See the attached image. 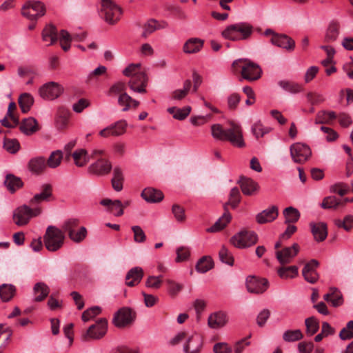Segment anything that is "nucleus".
Listing matches in <instances>:
<instances>
[{
	"mask_svg": "<svg viewBox=\"0 0 353 353\" xmlns=\"http://www.w3.org/2000/svg\"><path fill=\"white\" fill-rule=\"evenodd\" d=\"M211 132L212 136L216 139L228 141L238 148L245 146L241 127L234 121H230L226 128L221 124H214L211 127Z\"/></svg>",
	"mask_w": 353,
	"mask_h": 353,
	"instance_id": "obj_1",
	"label": "nucleus"
},
{
	"mask_svg": "<svg viewBox=\"0 0 353 353\" xmlns=\"http://www.w3.org/2000/svg\"><path fill=\"white\" fill-rule=\"evenodd\" d=\"M254 32L253 26L246 22H240L230 25L222 32V36L234 41L248 40Z\"/></svg>",
	"mask_w": 353,
	"mask_h": 353,
	"instance_id": "obj_2",
	"label": "nucleus"
},
{
	"mask_svg": "<svg viewBox=\"0 0 353 353\" xmlns=\"http://www.w3.org/2000/svg\"><path fill=\"white\" fill-rule=\"evenodd\" d=\"M234 70L241 68V74L243 79L249 81H254L261 78L262 70L260 66L246 59L235 60L232 65Z\"/></svg>",
	"mask_w": 353,
	"mask_h": 353,
	"instance_id": "obj_3",
	"label": "nucleus"
},
{
	"mask_svg": "<svg viewBox=\"0 0 353 353\" xmlns=\"http://www.w3.org/2000/svg\"><path fill=\"white\" fill-rule=\"evenodd\" d=\"M65 236L62 230L55 226L47 228L43 236V243L46 248L50 252L59 250L63 245Z\"/></svg>",
	"mask_w": 353,
	"mask_h": 353,
	"instance_id": "obj_4",
	"label": "nucleus"
},
{
	"mask_svg": "<svg viewBox=\"0 0 353 353\" xmlns=\"http://www.w3.org/2000/svg\"><path fill=\"white\" fill-rule=\"evenodd\" d=\"M101 17L110 25L117 23L122 15L121 8L112 0H101Z\"/></svg>",
	"mask_w": 353,
	"mask_h": 353,
	"instance_id": "obj_5",
	"label": "nucleus"
},
{
	"mask_svg": "<svg viewBox=\"0 0 353 353\" xmlns=\"http://www.w3.org/2000/svg\"><path fill=\"white\" fill-rule=\"evenodd\" d=\"M46 6L39 1L31 0L26 2L21 8V14L30 21H37L46 14Z\"/></svg>",
	"mask_w": 353,
	"mask_h": 353,
	"instance_id": "obj_6",
	"label": "nucleus"
},
{
	"mask_svg": "<svg viewBox=\"0 0 353 353\" xmlns=\"http://www.w3.org/2000/svg\"><path fill=\"white\" fill-rule=\"evenodd\" d=\"M41 212V210L39 208L32 209L23 205L14 210L12 219L16 225L23 226L27 225L32 217L40 214Z\"/></svg>",
	"mask_w": 353,
	"mask_h": 353,
	"instance_id": "obj_7",
	"label": "nucleus"
},
{
	"mask_svg": "<svg viewBox=\"0 0 353 353\" xmlns=\"http://www.w3.org/2000/svg\"><path fill=\"white\" fill-rule=\"evenodd\" d=\"M258 237L253 231L241 230L230 239V243L237 248L243 249L256 243Z\"/></svg>",
	"mask_w": 353,
	"mask_h": 353,
	"instance_id": "obj_8",
	"label": "nucleus"
},
{
	"mask_svg": "<svg viewBox=\"0 0 353 353\" xmlns=\"http://www.w3.org/2000/svg\"><path fill=\"white\" fill-rule=\"evenodd\" d=\"M290 150L293 161L296 163H305L310 159L312 154L310 147L301 143H293L290 146Z\"/></svg>",
	"mask_w": 353,
	"mask_h": 353,
	"instance_id": "obj_9",
	"label": "nucleus"
},
{
	"mask_svg": "<svg viewBox=\"0 0 353 353\" xmlns=\"http://www.w3.org/2000/svg\"><path fill=\"white\" fill-rule=\"evenodd\" d=\"M135 317L136 313L131 308L124 307L114 314L112 323L117 327H124L131 324Z\"/></svg>",
	"mask_w": 353,
	"mask_h": 353,
	"instance_id": "obj_10",
	"label": "nucleus"
},
{
	"mask_svg": "<svg viewBox=\"0 0 353 353\" xmlns=\"http://www.w3.org/2000/svg\"><path fill=\"white\" fill-rule=\"evenodd\" d=\"M108 329V321L105 318L99 319L96 323L90 325L83 336L85 340L100 339L105 336Z\"/></svg>",
	"mask_w": 353,
	"mask_h": 353,
	"instance_id": "obj_11",
	"label": "nucleus"
},
{
	"mask_svg": "<svg viewBox=\"0 0 353 353\" xmlns=\"http://www.w3.org/2000/svg\"><path fill=\"white\" fill-rule=\"evenodd\" d=\"M63 92V88L59 83L54 81L43 84L39 90L41 98L48 100L57 99Z\"/></svg>",
	"mask_w": 353,
	"mask_h": 353,
	"instance_id": "obj_12",
	"label": "nucleus"
},
{
	"mask_svg": "<svg viewBox=\"0 0 353 353\" xmlns=\"http://www.w3.org/2000/svg\"><path fill=\"white\" fill-rule=\"evenodd\" d=\"M246 288L250 293L262 294L268 288L269 283L266 279L248 276L245 281Z\"/></svg>",
	"mask_w": 353,
	"mask_h": 353,
	"instance_id": "obj_13",
	"label": "nucleus"
},
{
	"mask_svg": "<svg viewBox=\"0 0 353 353\" xmlns=\"http://www.w3.org/2000/svg\"><path fill=\"white\" fill-rule=\"evenodd\" d=\"M299 245L294 243L290 247H285L276 252V258L281 265L290 263L299 252Z\"/></svg>",
	"mask_w": 353,
	"mask_h": 353,
	"instance_id": "obj_14",
	"label": "nucleus"
},
{
	"mask_svg": "<svg viewBox=\"0 0 353 353\" xmlns=\"http://www.w3.org/2000/svg\"><path fill=\"white\" fill-rule=\"evenodd\" d=\"M126 127L127 123L125 121H119L101 130L99 134L103 138L119 137L125 133Z\"/></svg>",
	"mask_w": 353,
	"mask_h": 353,
	"instance_id": "obj_15",
	"label": "nucleus"
},
{
	"mask_svg": "<svg viewBox=\"0 0 353 353\" xmlns=\"http://www.w3.org/2000/svg\"><path fill=\"white\" fill-rule=\"evenodd\" d=\"M148 84V77L144 72L133 75L128 81L130 88L138 93H145Z\"/></svg>",
	"mask_w": 353,
	"mask_h": 353,
	"instance_id": "obj_16",
	"label": "nucleus"
},
{
	"mask_svg": "<svg viewBox=\"0 0 353 353\" xmlns=\"http://www.w3.org/2000/svg\"><path fill=\"white\" fill-rule=\"evenodd\" d=\"M319 263L316 259H312L305 264L302 270V274L305 280L310 283H315L319 275L316 272V268L319 267Z\"/></svg>",
	"mask_w": 353,
	"mask_h": 353,
	"instance_id": "obj_17",
	"label": "nucleus"
},
{
	"mask_svg": "<svg viewBox=\"0 0 353 353\" xmlns=\"http://www.w3.org/2000/svg\"><path fill=\"white\" fill-rule=\"evenodd\" d=\"M270 41L273 45L288 51H293L295 48V41L286 34H274Z\"/></svg>",
	"mask_w": 353,
	"mask_h": 353,
	"instance_id": "obj_18",
	"label": "nucleus"
},
{
	"mask_svg": "<svg viewBox=\"0 0 353 353\" xmlns=\"http://www.w3.org/2000/svg\"><path fill=\"white\" fill-rule=\"evenodd\" d=\"M111 169L112 164L108 160L99 159L89 166L88 171L97 175H105L110 172Z\"/></svg>",
	"mask_w": 353,
	"mask_h": 353,
	"instance_id": "obj_19",
	"label": "nucleus"
},
{
	"mask_svg": "<svg viewBox=\"0 0 353 353\" xmlns=\"http://www.w3.org/2000/svg\"><path fill=\"white\" fill-rule=\"evenodd\" d=\"M202 344L201 336L194 333L188 339L183 347L184 352L185 353H198L201 350Z\"/></svg>",
	"mask_w": 353,
	"mask_h": 353,
	"instance_id": "obj_20",
	"label": "nucleus"
},
{
	"mask_svg": "<svg viewBox=\"0 0 353 353\" xmlns=\"http://www.w3.org/2000/svg\"><path fill=\"white\" fill-rule=\"evenodd\" d=\"M278 215V208L276 205H272L257 214L256 220L258 223L264 224L272 222L277 218Z\"/></svg>",
	"mask_w": 353,
	"mask_h": 353,
	"instance_id": "obj_21",
	"label": "nucleus"
},
{
	"mask_svg": "<svg viewBox=\"0 0 353 353\" xmlns=\"http://www.w3.org/2000/svg\"><path fill=\"white\" fill-rule=\"evenodd\" d=\"M223 209L224 213L223 215L214 223L213 225L206 230L208 232L214 233L219 232L230 222L232 216L227 208V204H224Z\"/></svg>",
	"mask_w": 353,
	"mask_h": 353,
	"instance_id": "obj_22",
	"label": "nucleus"
},
{
	"mask_svg": "<svg viewBox=\"0 0 353 353\" xmlns=\"http://www.w3.org/2000/svg\"><path fill=\"white\" fill-rule=\"evenodd\" d=\"M341 25L336 20H332L328 24L324 35V42L330 43L336 41L340 34Z\"/></svg>",
	"mask_w": 353,
	"mask_h": 353,
	"instance_id": "obj_23",
	"label": "nucleus"
},
{
	"mask_svg": "<svg viewBox=\"0 0 353 353\" xmlns=\"http://www.w3.org/2000/svg\"><path fill=\"white\" fill-rule=\"evenodd\" d=\"M228 319L227 314L222 311L211 314L208 319V324L212 329H219L226 325Z\"/></svg>",
	"mask_w": 353,
	"mask_h": 353,
	"instance_id": "obj_24",
	"label": "nucleus"
},
{
	"mask_svg": "<svg viewBox=\"0 0 353 353\" xmlns=\"http://www.w3.org/2000/svg\"><path fill=\"white\" fill-rule=\"evenodd\" d=\"M143 270L141 267L130 269L125 276V284L129 287L138 285L143 277Z\"/></svg>",
	"mask_w": 353,
	"mask_h": 353,
	"instance_id": "obj_25",
	"label": "nucleus"
},
{
	"mask_svg": "<svg viewBox=\"0 0 353 353\" xmlns=\"http://www.w3.org/2000/svg\"><path fill=\"white\" fill-rule=\"evenodd\" d=\"M311 232L316 241H323L327 236V224L323 222L311 223L310 224Z\"/></svg>",
	"mask_w": 353,
	"mask_h": 353,
	"instance_id": "obj_26",
	"label": "nucleus"
},
{
	"mask_svg": "<svg viewBox=\"0 0 353 353\" xmlns=\"http://www.w3.org/2000/svg\"><path fill=\"white\" fill-rule=\"evenodd\" d=\"M239 183L242 192L247 196L254 194L259 188L258 183L250 178L241 177Z\"/></svg>",
	"mask_w": 353,
	"mask_h": 353,
	"instance_id": "obj_27",
	"label": "nucleus"
},
{
	"mask_svg": "<svg viewBox=\"0 0 353 353\" xmlns=\"http://www.w3.org/2000/svg\"><path fill=\"white\" fill-rule=\"evenodd\" d=\"M143 199L148 203L160 202L163 199V192L152 188H146L141 192Z\"/></svg>",
	"mask_w": 353,
	"mask_h": 353,
	"instance_id": "obj_28",
	"label": "nucleus"
},
{
	"mask_svg": "<svg viewBox=\"0 0 353 353\" xmlns=\"http://www.w3.org/2000/svg\"><path fill=\"white\" fill-rule=\"evenodd\" d=\"M167 26L168 23L165 21L160 23L155 19H151L143 25V31L141 36L143 38H147L150 34L153 33L157 30L163 29Z\"/></svg>",
	"mask_w": 353,
	"mask_h": 353,
	"instance_id": "obj_29",
	"label": "nucleus"
},
{
	"mask_svg": "<svg viewBox=\"0 0 353 353\" xmlns=\"http://www.w3.org/2000/svg\"><path fill=\"white\" fill-rule=\"evenodd\" d=\"M203 40L199 38H190L183 45V50L186 54L199 52L203 46Z\"/></svg>",
	"mask_w": 353,
	"mask_h": 353,
	"instance_id": "obj_30",
	"label": "nucleus"
},
{
	"mask_svg": "<svg viewBox=\"0 0 353 353\" xmlns=\"http://www.w3.org/2000/svg\"><path fill=\"white\" fill-rule=\"evenodd\" d=\"M102 205L108 206L109 210L114 213L116 216H120L123 214V205L120 200L112 201L109 199H105L100 201Z\"/></svg>",
	"mask_w": 353,
	"mask_h": 353,
	"instance_id": "obj_31",
	"label": "nucleus"
},
{
	"mask_svg": "<svg viewBox=\"0 0 353 353\" xmlns=\"http://www.w3.org/2000/svg\"><path fill=\"white\" fill-rule=\"evenodd\" d=\"M19 128L21 132L26 135L32 134L39 130L37 121L33 117L24 119L22 121Z\"/></svg>",
	"mask_w": 353,
	"mask_h": 353,
	"instance_id": "obj_32",
	"label": "nucleus"
},
{
	"mask_svg": "<svg viewBox=\"0 0 353 353\" xmlns=\"http://www.w3.org/2000/svg\"><path fill=\"white\" fill-rule=\"evenodd\" d=\"M46 166V161L43 157L32 158L28 163V168L30 171L37 174L43 172Z\"/></svg>",
	"mask_w": 353,
	"mask_h": 353,
	"instance_id": "obj_33",
	"label": "nucleus"
},
{
	"mask_svg": "<svg viewBox=\"0 0 353 353\" xmlns=\"http://www.w3.org/2000/svg\"><path fill=\"white\" fill-rule=\"evenodd\" d=\"M4 184L11 193H14L23 186V183L19 177L8 174L6 175Z\"/></svg>",
	"mask_w": 353,
	"mask_h": 353,
	"instance_id": "obj_34",
	"label": "nucleus"
},
{
	"mask_svg": "<svg viewBox=\"0 0 353 353\" xmlns=\"http://www.w3.org/2000/svg\"><path fill=\"white\" fill-rule=\"evenodd\" d=\"M52 195V186L50 184H44L42 185V191L41 193L36 194L30 200V204L33 205L39 203L48 199Z\"/></svg>",
	"mask_w": 353,
	"mask_h": 353,
	"instance_id": "obj_35",
	"label": "nucleus"
},
{
	"mask_svg": "<svg viewBox=\"0 0 353 353\" xmlns=\"http://www.w3.org/2000/svg\"><path fill=\"white\" fill-rule=\"evenodd\" d=\"M42 39L49 42L48 46L54 44L58 39L56 27L51 24L47 26L42 31Z\"/></svg>",
	"mask_w": 353,
	"mask_h": 353,
	"instance_id": "obj_36",
	"label": "nucleus"
},
{
	"mask_svg": "<svg viewBox=\"0 0 353 353\" xmlns=\"http://www.w3.org/2000/svg\"><path fill=\"white\" fill-rule=\"evenodd\" d=\"M34 293L36 295L34 301L40 302L44 300L49 294L50 289L48 286L42 282L37 283L33 288Z\"/></svg>",
	"mask_w": 353,
	"mask_h": 353,
	"instance_id": "obj_37",
	"label": "nucleus"
},
{
	"mask_svg": "<svg viewBox=\"0 0 353 353\" xmlns=\"http://www.w3.org/2000/svg\"><path fill=\"white\" fill-rule=\"evenodd\" d=\"M336 117V114L334 111L321 110L317 112L314 123L316 124H329L334 120Z\"/></svg>",
	"mask_w": 353,
	"mask_h": 353,
	"instance_id": "obj_38",
	"label": "nucleus"
},
{
	"mask_svg": "<svg viewBox=\"0 0 353 353\" xmlns=\"http://www.w3.org/2000/svg\"><path fill=\"white\" fill-rule=\"evenodd\" d=\"M18 102L22 112L27 113L34 103V98L29 93H23L19 96Z\"/></svg>",
	"mask_w": 353,
	"mask_h": 353,
	"instance_id": "obj_39",
	"label": "nucleus"
},
{
	"mask_svg": "<svg viewBox=\"0 0 353 353\" xmlns=\"http://www.w3.org/2000/svg\"><path fill=\"white\" fill-rule=\"evenodd\" d=\"M123 175L121 169L115 167L113 170V177L111 180L113 189L117 192H120L123 189Z\"/></svg>",
	"mask_w": 353,
	"mask_h": 353,
	"instance_id": "obj_40",
	"label": "nucleus"
},
{
	"mask_svg": "<svg viewBox=\"0 0 353 353\" xmlns=\"http://www.w3.org/2000/svg\"><path fill=\"white\" fill-rule=\"evenodd\" d=\"M15 292L16 288L12 284H3L0 285V297L4 302L10 301Z\"/></svg>",
	"mask_w": 353,
	"mask_h": 353,
	"instance_id": "obj_41",
	"label": "nucleus"
},
{
	"mask_svg": "<svg viewBox=\"0 0 353 353\" xmlns=\"http://www.w3.org/2000/svg\"><path fill=\"white\" fill-rule=\"evenodd\" d=\"M191 107L185 106L183 108H179L176 107H171L168 109V112L172 114L173 117L177 120L185 119L190 113Z\"/></svg>",
	"mask_w": 353,
	"mask_h": 353,
	"instance_id": "obj_42",
	"label": "nucleus"
},
{
	"mask_svg": "<svg viewBox=\"0 0 353 353\" xmlns=\"http://www.w3.org/2000/svg\"><path fill=\"white\" fill-rule=\"evenodd\" d=\"M277 273L281 279H293L298 275V267L296 265L283 266L278 269Z\"/></svg>",
	"mask_w": 353,
	"mask_h": 353,
	"instance_id": "obj_43",
	"label": "nucleus"
},
{
	"mask_svg": "<svg viewBox=\"0 0 353 353\" xmlns=\"http://www.w3.org/2000/svg\"><path fill=\"white\" fill-rule=\"evenodd\" d=\"M74 163L78 167L84 166L89 161L88 152L84 149L76 150L72 154Z\"/></svg>",
	"mask_w": 353,
	"mask_h": 353,
	"instance_id": "obj_44",
	"label": "nucleus"
},
{
	"mask_svg": "<svg viewBox=\"0 0 353 353\" xmlns=\"http://www.w3.org/2000/svg\"><path fill=\"white\" fill-rule=\"evenodd\" d=\"M213 261L210 256H203L196 265V270L201 273H205L213 268Z\"/></svg>",
	"mask_w": 353,
	"mask_h": 353,
	"instance_id": "obj_45",
	"label": "nucleus"
},
{
	"mask_svg": "<svg viewBox=\"0 0 353 353\" xmlns=\"http://www.w3.org/2000/svg\"><path fill=\"white\" fill-rule=\"evenodd\" d=\"M192 83L190 80H185L183 83V88L176 90L172 93V99L182 100L184 99L190 90Z\"/></svg>",
	"mask_w": 353,
	"mask_h": 353,
	"instance_id": "obj_46",
	"label": "nucleus"
},
{
	"mask_svg": "<svg viewBox=\"0 0 353 353\" xmlns=\"http://www.w3.org/2000/svg\"><path fill=\"white\" fill-rule=\"evenodd\" d=\"M283 215L285 216V223H296L300 217L299 210L293 207H288L283 210Z\"/></svg>",
	"mask_w": 353,
	"mask_h": 353,
	"instance_id": "obj_47",
	"label": "nucleus"
},
{
	"mask_svg": "<svg viewBox=\"0 0 353 353\" xmlns=\"http://www.w3.org/2000/svg\"><path fill=\"white\" fill-rule=\"evenodd\" d=\"M303 334L300 330H288L283 334V339L286 342H295L302 339Z\"/></svg>",
	"mask_w": 353,
	"mask_h": 353,
	"instance_id": "obj_48",
	"label": "nucleus"
},
{
	"mask_svg": "<svg viewBox=\"0 0 353 353\" xmlns=\"http://www.w3.org/2000/svg\"><path fill=\"white\" fill-rule=\"evenodd\" d=\"M241 202V194L238 188L234 187L231 189L230 194H229V200L225 204H227V206L230 205L232 208L235 209L239 205Z\"/></svg>",
	"mask_w": 353,
	"mask_h": 353,
	"instance_id": "obj_49",
	"label": "nucleus"
},
{
	"mask_svg": "<svg viewBox=\"0 0 353 353\" xmlns=\"http://www.w3.org/2000/svg\"><path fill=\"white\" fill-rule=\"evenodd\" d=\"M339 205H342V201L334 196L325 197L321 204L323 209H336Z\"/></svg>",
	"mask_w": 353,
	"mask_h": 353,
	"instance_id": "obj_50",
	"label": "nucleus"
},
{
	"mask_svg": "<svg viewBox=\"0 0 353 353\" xmlns=\"http://www.w3.org/2000/svg\"><path fill=\"white\" fill-rule=\"evenodd\" d=\"M305 324L306 326V333L309 336L314 335L319 329V321L314 316L307 318L305 321Z\"/></svg>",
	"mask_w": 353,
	"mask_h": 353,
	"instance_id": "obj_51",
	"label": "nucleus"
},
{
	"mask_svg": "<svg viewBox=\"0 0 353 353\" xmlns=\"http://www.w3.org/2000/svg\"><path fill=\"white\" fill-rule=\"evenodd\" d=\"M63 154L60 150H56L51 153L48 161H46L47 165L51 168L58 167L62 160Z\"/></svg>",
	"mask_w": 353,
	"mask_h": 353,
	"instance_id": "obj_52",
	"label": "nucleus"
},
{
	"mask_svg": "<svg viewBox=\"0 0 353 353\" xmlns=\"http://www.w3.org/2000/svg\"><path fill=\"white\" fill-rule=\"evenodd\" d=\"M279 86L283 90L291 93H298L302 90V87L299 84L290 81H280Z\"/></svg>",
	"mask_w": 353,
	"mask_h": 353,
	"instance_id": "obj_53",
	"label": "nucleus"
},
{
	"mask_svg": "<svg viewBox=\"0 0 353 353\" xmlns=\"http://www.w3.org/2000/svg\"><path fill=\"white\" fill-rule=\"evenodd\" d=\"M219 259L221 262L229 265H233L234 258L232 253L228 250L226 247L223 245L219 252Z\"/></svg>",
	"mask_w": 353,
	"mask_h": 353,
	"instance_id": "obj_54",
	"label": "nucleus"
},
{
	"mask_svg": "<svg viewBox=\"0 0 353 353\" xmlns=\"http://www.w3.org/2000/svg\"><path fill=\"white\" fill-rule=\"evenodd\" d=\"M165 282L168 286V294L172 297H175L183 288L182 284L176 283L173 280L168 279Z\"/></svg>",
	"mask_w": 353,
	"mask_h": 353,
	"instance_id": "obj_55",
	"label": "nucleus"
},
{
	"mask_svg": "<svg viewBox=\"0 0 353 353\" xmlns=\"http://www.w3.org/2000/svg\"><path fill=\"white\" fill-rule=\"evenodd\" d=\"M3 148L10 154H15L19 150L20 144L17 139H4Z\"/></svg>",
	"mask_w": 353,
	"mask_h": 353,
	"instance_id": "obj_56",
	"label": "nucleus"
},
{
	"mask_svg": "<svg viewBox=\"0 0 353 353\" xmlns=\"http://www.w3.org/2000/svg\"><path fill=\"white\" fill-rule=\"evenodd\" d=\"M79 220L78 219H68L64 221L62 225L63 232H65L68 234V235H69V234H71L76 230V228L79 226Z\"/></svg>",
	"mask_w": 353,
	"mask_h": 353,
	"instance_id": "obj_57",
	"label": "nucleus"
},
{
	"mask_svg": "<svg viewBox=\"0 0 353 353\" xmlns=\"http://www.w3.org/2000/svg\"><path fill=\"white\" fill-rule=\"evenodd\" d=\"M335 225L338 228H342L346 231L350 230L353 228V216L347 215L344 217L343 220H335Z\"/></svg>",
	"mask_w": 353,
	"mask_h": 353,
	"instance_id": "obj_58",
	"label": "nucleus"
},
{
	"mask_svg": "<svg viewBox=\"0 0 353 353\" xmlns=\"http://www.w3.org/2000/svg\"><path fill=\"white\" fill-rule=\"evenodd\" d=\"M87 236V230L85 227H81L77 231L74 230L71 234H69V238L75 243H80Z\"/></svg>",
	"mask_w": 353,
	"mask_h": 353,
	"instance_id": "obj_59",
	"label": "nucleus"
},
{
	"mask_svg": "<svg viewBox=\"0 0 353 353\" xmlns=\"http://www.w3.org/2000/svg\"><path fill=\"white\" fill-rule=\"evenodd\" d=\"M60 44L62 49L67 52L70 48V41H72L71 35L65 30H62L60 32Z\"/></svg>",
	"mask_w": 353,
	"mask_h": 353,
	"instance_id": "obj_60",
	"label": "nucleus"
},
{
	"mask_svg": "<svg viewBox=\"0 0 353 353\" xmlns=\"http://www.w3.org/2000/svg\"><path fill=\"white\" fill-rule=\"evenodd\" d=\"M330 192L343 196L350 192V187L345 183H337L330 186Z\"/></svg>",
	"mask_w": 353,
	"mask_h": 353,
	"instance_id": "obj_61",
	"label": "nucleus"
},
{
	"mask_svg": "<svg viewBox=\"0 0 353 353\" xmlns=\"http://www.w3.org/2000/svg\"><path fill=\"white\" fill-rule=\"evenodd\" d=\"M162 284V276H149L145 281V286L148 288L157 290Z\"/></svg>",
	"mask_w": 353,
	"mask_h": 353,
	"instance_id": "obj_62",
	"label": "nucleus"
},
{
	"mask_svg": "<svg viewBox=\"0 0 353 353\" xmlns=\"http://www.w3.org/2000/svg\"><path fill=\"white\" fill-rule=\"evenodd\" d=\"M339 336L342 340H348L353 338V321H349L346 326L341 330Z\"/></svg>",
	"mask_w": 353,
	"mask_h": 353,
	"instance_id": "obj_63",
	"label": "nucleus"
},
{
	"mask_svg": "<svg viewBox=\"0 0 353 353\" xmlns=\"http://www.w3.org/2000/svg\"><path fill=\"white\" fill-rule=\"evenodd\" d=\"M172 212L177 221L183 222L185 220V210L183 207L174 204L172 207Z\"/></svg>",
	"mask_w": 353,
	"mask_h": 353,
	"instance_id": "obj_64",
	"label": "nucleus"
}]
</instances>
